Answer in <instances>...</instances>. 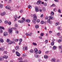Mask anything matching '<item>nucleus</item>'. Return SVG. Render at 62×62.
<instances>
[{"label":"nucleus","instance_id":"nucleus-1","mask_svg":"<svg viewBox=\"0 0 62 62\" xmlns=\"http://www.w3.org/2000/svg\"><path fill=\"white\" fill-rule=\"evenodd\" d=\"M6 8V9H10V10H12L10 9V8H10V7L9 6H7L5 7Z\"/></svg>","mask_w":62,"mask_h":62},{"label":"nucleus","instance_id":"nucleus-2","mask_svg":"<svg viewBox=\"0 0 62 62\" xmlns=\"http://www.w3.org/2000/svg\"><path fill=\"white\" fill-rule=\"evenodd\" d=\"M35 11L36 12H38V11H39V9L38 8V7H35Z\"/></svg>","mask_w":62,"mask_h":62},{"label":"nucleus","instance_id":"nucleus-3","mask_svg":"<svg viewBox=\"0 0 62 62\" xmlns=\"http://www.w3.org/2000/svg\"><path fill=\"white\" fill-rule=\"evenodd\" d=\"M16 55L18 56H20L21 55V54H20V53H19L18 52L16 51Z\"/></svg>","mask_w":62,"mask_h":62},{"label":"nucleus","instance_id":"nucleus-4","mask_svg":"<svg viewBox=\"0 0 62 62\" xmlns=\"http://www.w3.org/2000/svg\"><path fill=\"white\" fill-rule=\"evenodd\" d=\"M33 19L34 20H37V17L36 15L34 14L33 15Z\"/></svg>","mask_w":62,"mask_h":62},{"label":"nucleus","instance_id":"nucleus-5","mask_svg":"<svg viewBox=\"0 0 62 62\" xmlns=\"http://www.w3.org/2000/svg\"><path fill=\"white\" fill-rule=\"evenodd\" d=\"M42 1H40L39 0L37 2V5H39V4H41V3Z\"/></svg>","mask_w":62,"mask_h":62},{"label":"nucleus","instance_id":"nucleus-6","mask_svg":"<svg viewBox=\"0 0 62 62\" xmlns=\"http://www.w3.org/2000/svg\"><path fill=\"white\" fill-rule=\"evenodd\" d=\"M15 49L16 50L18 51V50H19V46H17L15 47Z\"/></svg>","mask_w":62,"mask_h":62},{"label":"nucleus","instance_id":"nucleus-7","mask_svg":"<svg viewBox=\"0 0 62 62\" xmlns=\"http://www.w3.org/2000/svg\"><path fill=\"white\" fill-rule=\"evenodd\" d=\"M34 50L35 51L34 53H35L36 54H38V52H37L38 51V49H37L35 48L34 49Z\"/></svg>","mask_w":62,"mask_h":62},{"label":"nucleus","instance_id":"nucleus-8","mask_svg":"<svg viewBox=\"0 0 62 62\" xmlns=\"http://www.w3.org/2000/svg\"><path fill=\"white\" fill-rule=\"evenodd\" d=\"M35 57L36 58H39L40 57V56L38 54H35Z\"/></svg>","mask_w":62,"mask_h":62},{"label":"nucleus","instance_id":"nucleus-9","mask_svg":"<svg viewBox=\"0 0 62 62\" xmlns=\"http://www.w3.org/2000/svg\"><path fill=\"white\" fill-rule=\"evenodd\" d=\"M4 35V36H7L8 35V32H5L3 34Z\"/></svg>","mask_w":62,"mask_h":62},{"label":"nucleus","instance_id":"nucleus-10","mask_svg":"<svg viewBox=\"0 0 62 62\" xmlns=\"http://www.w3.org/2000/svg\"><path fill=\"white\" fill-rule=\"evenodd\" d=\"M4 58L3 57H0V61H3L4 60Z\"/></svg>","mask_w":62,"mask_h":62},{"label":"nucleus","instance_id":"nucleus-11","mask_svg":"<svg viewBox=\"0 0 62 62\" xmlns=\"http://www.w3.org/2000/svg\"><path fill=\"white\" fill-rule=\"evenodd\" d=\"M56 59L55 58H53L52 59L51 61L52 62H55V61Z\"/></svg>","mask_w":62,"mask_h":62},{"label":"nucleus","instance_id":"nucleus-12","mask_svg":"<svg viewBox=\"0 0 62 62\" xmlns=\"http://www.w3.org/2000/svg\"><path fill=\"white\" fill-rule=\"evenodd\" d=\"M32 22L34 23H36V22H37V21L35 19H33L32 20Z\"/></svg>","mask_w":62,"mask_h":62},{"label":"nucleus","instance_id":"nucleus-13","mask_svg":"<svg viewBox=\"0 0 62 62\" xmlns=\"http://www.w3.org/2000/svg\"><path fill=\"white\" fill-rule=\"evenodd\" d=\"M6 14V12H4L3 13H2L1 14V16H3L5 15Z\"/></svg>","mask_w":62,"mask_h":62},{"label":"nucleus","instance_id":"nucleus-14","mask_svg":"<svg viewBox=\"0 0 62 62\" xmlns=\"http://www.w3.org/2000/svg\"><path fill=\"white\" fill-rule=\"evenodd\" d=\"M18 21L19 23H23V21L22 20H19Z\"/></svg>","mask_w":62,"mask_h":62},{"label":"nucleus","instance_id":"nucleus-15","mask_svg":"<svg viewBox=\"0 0 62 62\" xmlns=\"http://www.w3.org/2000/svg\"><path fill=\"white\" fill-rule=\"evenodd\" d=\"M49 19H51V20H53L54 19V18H53V16H49Z\"/></svg>","mask_w":62,"mask_h":62},{"label":"nucleus","instance_id":"nucleus-16","mask_svg":"<svg viewBox=\"0 0 62 62\" xmlns=\"http://www.w3.org/2000/svg\"><path fill=\"white\" fill-rule=\"evenodd\" d=\"M3 58H5V59H7L8 58V56L6 55H4L3 56Z\"/></svg>","mask_w":62,"mask_h":62},{"label":"nucleus","instance_id":"nucleus-17","mask_svg":"<svg viewBox=\"0 0 62 62\" xmlns=\"http://www.w3.org/2000/svg\"><path fill=\"white\" fill-rule=\"evenodd\" d=\"M39 26L38 25H35V28L36 29H38V28H39Z\"/></svg>","mask_w":62,"mask_h":62},{"label":"nucleus","instance_id":"nucleus-18","mask_svg":"<svg viewBox=\"0 0 62 62\" xmlns=\"http://www.w3.org/2000/svg\"><path fill=\"white\" fill-rule=\"evenodd\" d=\"M23 50H27V46H26L24 47H23Z\"/></svg>","mask_w":62,"mask_h":62},{"label":"nucleus","instance_id":"nucleus-19","mask_svg":"<svg viewBox=\"0 0 62 62\" xmlns=\"http://www.w3.org/2000/svg\"><path fill=\"white\" fill-rule=\"evenodd\" d=\"M26 56V54L24 53L22 55V57H24L25 56Z\"/></svg>","mask_w":62,"mask_h":62},{"label":"nucleus","instance_id":"nucleus-20","mask_svg":"<svg viewBox=\"0 0 62 62\" xmlns=\"http://www.w3.org/2000/svg\"><path fill=\"white\" fill-rule=\"evenodd\" d=\"M0 41L1 42H4V40L2 38L0 39Z\"/></svg>","mask_w":62,"mask_h":62},{"label":"nucleus","instance_id":"nucleus-21","mask_svg":"<svg viewBox=\"0 0 62 62\" xmlns=\"http://www.w3.org/2000/svg\"><path fill=\"white\" fill-rule=\"evenodd\" d=\"M26 21L27 23H30V20L29 19H28L26 20Z\"/></svg>","mask_w":62,"mask_h":62},{"label":"nucleus","instance_id":"nucleus-22","mask_svg":"<svg viewBox=\"0 0 62 62\" xmlns=\"http://www.w3.org/2000/svg\"><path fill=\"white\" fill-rule=\"evenodd\" d=\"M9 33H11L12 32V29H9Z\"/></svg>","mask_w":62,"mask_h":62},{"label":"nucleus","instance_id":"nucleus-23","mask_svg":"<svg viewBox=\"0 0 62 62\" xmlns=\"http://www.w3.org/2000/svg\"><path fill=\"white\" fill-rule=\"evenodd\" d=\"M28 36H32V33L29 32Z\"/></svg>","mask_w":62,"mask_h":62},{"label":"nucleus","instance_id":"nucleus-24","mask_svg":"<svg viewBox=\"0 0 62 62\" xmlns=\"http://www.w3.org/2000/svg\"><path fill=\"white\" fill-rule=\"evenodd\" d=\"M8 43L9 44H12V42L11 41H10L8 42Z\"/></svg>","mask_w":62,"mask_h":62},{"label":"nucleus","instance_id":"nucleus-25","mask_svg":"<svg viewBox=\"0 0 62 62\" xmlns=\"http://www.w3.org/2000/svg\"><path fill=\"white\" fill-rule=\"evenodd\" d=\"M56 46H54V47H53V50H56Z\"/></svg>","mask_w":62,"mask_h":62},{"label":"nucleus","instance_id":"nucleus-26","mask_svg":"<svg viewBox=\"0 0 62 62\" xmlns=\"http://www.w3.org/2000/svg\"><path fill=\"white\" fill-rule=\"evenodd\" d=\"M44 57L45 59H47L48 58V56L47 55H45L44 56Z\"/></svg>","mask_w":62,"mask_h":62},{"label":"nucleus","instance_id":"nucleus-27","mask_svg":"<svg viewBox=\"0 0 62 62\" xmlns=\"http://www.w3.org/2000/svg\"><path fill=\"white\" fill-rule=\"evenodd\" d=\"M28 8H32V6L31 5H29L28 6Z\"/></svg>","mask_w":62,"mask_h":62},{"label":"nucleus","instance_id":"nucleus-28","mask_svg":"<svg viewBox=\"0 0 62 62\" xmlns=\"http://www.w3.org/2000/svg\"><path fill=\"white\" fill-rule=\"evenodd\" d=\"M55 25H56V26H57V25H59V22H57L56 23Z\"/></svg>","mask_w":62,"mask_h":62},{"label":"nucleus","instance_id":"nucleus-29","mask_svg":"<svg viewBox=\"0 0 62 62\" xmlns=\"http://www.w3.org/2000/svg\"><path fill=\"white\" fill-rule=\"evenodd\" d=\"M32 44L33 45H35V46H37V44H36V43H33Z\"/></svg>","mask_w":62,"mask_h":62},{"label":"nucleus","instance_id":"nucleus-30","mask_svg":"<svg viewBox=\"0 0 62 62\" xmlns=\"http://www.w3.org/2000/svg\"><path fill=\"white\" fill-rule=\"evenodd\" d=\"M4 23L5 24H7L8 23V21L6 20L4 22Z\"/></svg>","mask_w":62,"mask_h":62},{"label":"nucleus","instance_id":"nucleus-31","mask_svg":"<svg viewBox=\"0 0 62 62\" xmlns=\"http://www.w3.org/2000/svg\"><path fill=\"white\" fill-rule=\"evenodd\" d=\"M54 14V13L53 12H52L51 13V16H53Z\"/></svg>","mask_w":62,"mask_h":62},{"label":"nucleus","instance_id":"nucleus-32","mask_svg":"<svg viewBox=\"0 0 62 62\" xmlns=\"http://www.w3.org/2000/svg\"><path fill=\"white\" fill-rule=\"evenodd\" d=\"M3 5L1 4H0V8H2L3 7Z\"/></svg>","mask_w":62,"mask_h":62},{"label":"nucleus","instance_id":"nucleus-33","mask_svg":"<svg viewBox=\"0 0 62 62\" xmlns=\"http://www.w3.org/2000/svg\"><path fill=\"white\" fill-rule=\"evenodd\" d=\"M47 22L48 23H49L50 22V19H48L47 21Z\"/></svg>","mask_w":62,"mask_h":62},{"label":"nucleus","instance_id":"nucleus-34","mask_svg":"<svg viewBox=\"0 0 62 62\" xmlns=\"http://www.w3.org/2000/svg\"><path fill=\"white\" fill-rule=\"evenodd\" d=\"M62 41V40L61 39H59L58 40V42L59 43H60Z\"/></svg>","mask_w":62,"mask_h":62},{"label":"nucleus","instance_id":"nucleus-35","mask_svg":"<svg viewBox=\"0 0 62 62\" xmlns=\"http://www.w3.org/2000/svg\"><path fill=\"white\" fill-rule=\"evenodd\" d=\"M0 29H3L4 30V28L3 27H1L0 26Z\"/></svg>","mask_w":62,"mask_h":62},{"label":"nucleus","instance_id":"nucleus-36","mask_svg":"<svg viewBox=\"0 0 62 62\" xmlns=\"http://www.w3.org/2000/svg\"><path fill=\"white\" fill-rule=\"evenodd\" d=\"M40 35L41 36H43L44 35V33H41L40 34Z\"/></svg>","mask_w":62,"mask_h":62},{"label":"nucleus","instance_id":"nucleus-37","mask_svg":"<svg viewBox=\"0 0 62 62\" xmlns=\"http://www.w3.org/2000/svg\"><path fill=\"white\" fill-rule=\"evenodd\" d=\"M23 59L22 58H20L18 59V60H22Z\"/></svg>","mask_w":62,"mask_h":62},{"label":"nucleus","instance_id":"nucleus-38","mask_svg":"<svg viewBox=\"0 0 62 62\" xmlns=\"http://www.w3.org/2000/svg\"><path fill=\"white\" fill-rule=\"evenodd\" d=\"M18 17V16H17L15 15V16L14 17V18L15 19H17V17Z\"/></svg>","mask_w":62,"mask_h":62},{"label":"nucleus","instance_id":"nucleus-39","mask_svg":"<svg viewBox=\"0 0 62 62\" xmlns=\"http://www.w3.org/2000/svg\"><path fill=\"white\" fill-rule=\"evenodd\" d=\"M54 42H52L51 43V45H52L53 46L54 45Z\"/></svg>","mask_w":62,"mask_h":62},{"label":"nucleus","instance_id":"nucleus-40","mask_svg":"<svg viewBox=\"0 0 62 62\" xmlns=\"http://www.w3.org/2000/svg\"><path fill=\"white\" fill-rule=\"evenodd\" d=\"M55 5L54 4H53L51 6H50L51 7H55Z\"/></svg>","mask_w":62,"mask_h":62},{"label":"nucleus","instance_id":"nucleus-41","mask_svg":"<svg viewBox=\"0 0 62 62\" xmlns=\"http://www.w3.org/2000/svg\"><path fill=\"white\" fill-rule=\"evenodd\" d=\"M8 23L9 25H11V22H8Z\"/></svg>","mask_w":62,"mask_h":62},{"label":"nucleus","instance_id":"nucleus-42","mask_svg":"<svg viewBox=\"0 0 62 62\" xmlns=\"http://www.w3.org/2000/svg\"><path fill=\"white\" fill-rule=\"evenodd\" d=\"M38 54H41V51L39 50L38 52Z\"/></svg>","mask_w":62,"mask_h":62},{"label":"nucleus","instance_id":"nucleus-43","mask_svg":"<svg viewBox=\"0 0 62 62\" xmlns=\"http://www.w3.org/2000/svg\"><path fill=\"white\" fill-rule=\"evenodd\" d=\"M43 11H45L46 10V9L45 8H43Z\"/></svg>","mask_w":62,"mask_h":62},{"label":"nucleus","instance_id":"nucleus-44","mask_svg":"<svg viewBox=\"0 0 62 62\" xmlns=\"http://www.w3.org/2000/svg\"><path fill=\"white\" fill-rule=\"evenodd\" d=\"M30 51V52H31V53H33V50L32 49H31Z\"/></svg>","mask_w":62,"mask_h":62},{"label":"nucleus","instance_id":"nucleus-45","mask_svg":"<svg viewBox=\"0 0 62 62\" xmlns=\"http://www.w3.org/2000/svg\"><path fill=\"white\" fill-rule=\"evenodd\" d=\"M3 32V30L2 29H0V33H2Z\"/></svg>","mask_w":62,"mask_h":62},{"label":"nucleus","instance_id":"nucleus-46","mask_svg":"<svg viewBox=\"0 0 62 62\" xmlns=\"http://www.w3.org/2000/svg\"><path fill=\"white\" fill-rule=\"evenodd\" d=\"M44 23V21H42L41 22V24H43Z\"/></svg>","mask_w":62,"mask_h":62},{"label":"nucleus","instance_id":"nucleus-47","mask_svg":"<svg viewBox=\"0 0 62 62\" xmlns=\"http://www.w3.org/2000/svg\"><path fill=\"white\" fill-rule=\"evenodd\" d=\"M59 49H62V46H59Z\"/></svg>","mask_w":62,"mask_h":62},{"label":"nucleus","instance_id":"nucleus-48","mask_svg":"<svg viewBox=\"0 0 62 62\" xmlns=\"http://www.w3.org/2000/svg\"><path fill=\"white\" fill-rule=\"evenodd\" d=\"M20 12L21 13H23V10H21L20 11Z\"/></svg>","mask_w":62,"mask_h":62},{"label":"nucleus","instance_id":"nucleus-49","mask_svg":"<svg viewBox=\"0 0 62 62\" xmlns=\"http://www.w3.org/2000/svg\"><path fill=\"white\" fill-rule=\"evenodd\" d=\"M10 40L9 39H7V42L8 43V42L10 41H9Z\"/></svg>","mask_w":62,"mask_h":62},{"label":"nucleus","instance_id":"nucleus-50","mask_svg":"<svg viewBox=\"0 0 62 62\" xmlns=\"http://www.w3.org/2000/svg\"><path fill=\"white\" fill-rule=\"evenodd\" d=\"M22 19L23 20V21H25V19L23 17L22 18Z\"/></svg>","mask_w":62,"mask_h":62},{"label":"nucleus","instance_id":"nucleus-51","mask_svg":"<svg viewBox=\"0 0 62 62\" xmlns=\"http://www.w3.org/2000/svg\"><path fill=\"white\" fill-rule=\"evenodd\" d=\"M7 52L6 51H4L3 52V53L4 54H7Z\"/></svg>","mask_w":62,"mask_h":62},{"label":"nucleus","instance_id":"nucleus-52","mask_svg":"<svg viewBox=\"0 0 62 62\" xmlns=\"http://www.w3.org/2000/svg\"><path fill=\"white\" fill-rule=\"evenodd\" d=\"M39 22H40V20L39 19H38L37 20V23H39Z\"/></svg>","mask_w":62,"mask_h":62},{"label":"nucleus","instance_id":"nucleus-53","mask_svg":"<svg viewBox=\"0 0 62 62\" xmlns=\"http://www.w3.org/2000/svg\"><path fill=\"white\" fill-rule=\"evenodd\" d=\"M18 40H19V39H17L15 40V41H16V42H17Z\"/></svg>","mask_w":62,"mask_h":62},{"label":"nucleus","instance_id":"nucleus-54","mask_svg":"<svg viewBox=\"0 0 62 62\" xmlns=\"http://www.w3.org/2000/svg\"><path fill=\"white\" fill-rule=\"evenodd\" d=\"M15 26L16 27H17L18 26V24H16L15 25Z\"/></svg>","mask_w":62,"mask_h":62},{"label":"nucleus","instance_id":"nucleus-55","mask_svg":"<svg viewBox=\"0 0 62 62\" xmlns=\"http://www.w3.org/2000/svg\"><path fill=\"white\" fill-rule=\"evenodd\" d=\"M44 6H47V4L46 3H45L44 4Z\"/></svg>","mask_w":62,"mask_h":62},{"label":"nucleus","instance_id":"nucleus-56","mask_svg":"<svg viewBox=\"0 0 62 62\" xmlns=\"http://www.w3.org/2000/svg\"><path fill=\"white\" fill-rule=\"evenodd\" d=\"M19 40L20 41L22 42V41H23V40H22V39H19Z\"/></svg>","mask_w":62,"mask_h":62},{"label":"nucleus","instance_id":"nucleus-57","mask_svg":"<svg viewBox=\"0 0 62 62\" xmlns=\"http://www.w3.org/2000/svg\"><path fill=\"white\" fill-rule=\"evenodd\" d=\"M58 12H59V13H61V11H60V9H59L58 11Z\"/></svg>","mask_w":62,"mask_h":62},{"label":"nucleus","instance_id":"nucleus-58","mask_svg":"<svg viewBox=\"0 0 62 62\" xmlns=\"http://www.w3.org/2000/svg\"><path fill=\"white\" fill-rule=\"evenodd\" d=\"M25 35L26 36H28L29 33H26Z\"/></svg>","mask_w":62,"mask_h":62},{"label":"nucleus","instance_id":"nucleus-59","mask_svg":"<svg viewBox=\"0 0 62 62\" xmlns=\"http://www.w3.org/2000/svg\"><path fill=\"white\" fill-rule=\"evenodd\" d=\"M54 1L56 2H58V0H54Z\"/></svg>","mask_w":62,"mask_h":62},{"label":"nucleus","instance_id":"nucleus-60","mask_svg":"<svg viewBox=\"0 0 62 62\" xmlns=\"http://www.w3.org/2000/svg\"><path fill=\"white\" fill-rule=\"evenodd\" d=\"M39 39H42V37H39Z\"/></svg>","mask_w":62,"mask_h":62},{"label":"nucleus","instance_id":"nucleus-61","mask_svg":"<svg viewBox=\"0 0 62 62\" xmlns=\"http://www.w3.org/2000/svg\"><path fill=\"white\" fill-rule=\"evenodd\" d=\"M49 53V51H47L46 52V54H48V53Z\"/></svg>","mask_w":62,"mask_h":62},{"label":"nucleus","instance_id":"nucleus-62","mask_svg":"<svg viewBox=\"0 0 62 62\" xmlns=\"http://www.w3.org/2000/svg\"><path fill=\"white\" fill-rule=\"evenodd\" d=\"M48 19V16H47L46 18V20H47Z\"/></svg>","mask_w":62,"mask_h":62},{"label":"nucleus","instance_id":"nucleus-63","mask_svg":"<svg viewBox=\"0 0 62 62\" xmlns=\"http://www.w3.org/2000/svg\"><path fill=\"white\" fill-rule=\"evenodd\" d=\"M52 33V31H49V33H50V34H51V33Z\"/></svg>","mask_w":62,"mask_h":62},{"label":"nucleus","instance_id":"nucleus-64","mask_svg":"<svg viewBox=\"0 0 62 62\" xmlns=\"http://www.w3.org/2000/svg\"><path fill=\"white\" fill-rule=\"evenodd\" d=\"M1 49H2V51H4V48H1Z\"/></svg>","mask_w":62,"mask_h":62}]
</instances>
